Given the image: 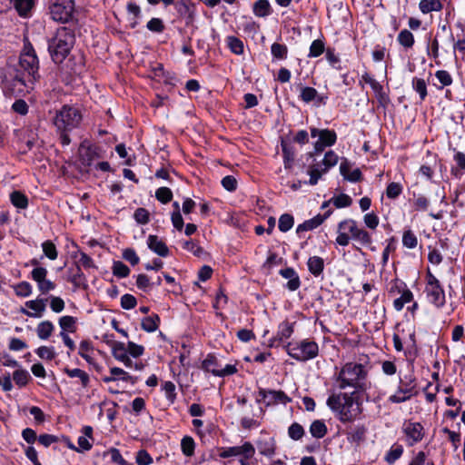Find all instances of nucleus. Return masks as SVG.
Instances as JSON below:
<instances>
[{"instance_id":"f257e3e1","label":"nucleus","mask_w":465,"mask_h":465,"mask_svg":"<svg viewBox=\"0 0 465 465\" xmlns=\"http://www.w3.org/2000/svg\"><path fill=\"white\" fill-rule=\"evenodd\" d=\"M39 61L35 51L29 42H25L20 54L19 63L15 74L4 81V87L14 94L28 92L34 88V84L39 78Z\"/></svg>"},{"instance_id":"f03ea898","label":"nucleus","mask_w":465,"mask_h":465,"mask_svg":"<svg viewBox=\"0 0 465 465\" xmlns=\"http://www.w3.org/2000/svg\"><path fill=\"white\" fill-rule=\"evenodd\" d=\"M358 392L352 391L331 393L326 401L330 410L334 412L342 423L356 420L361 413Z\"/></svg>"},{"instance_id":"7ed1b4c3","label":"nucleus","mask_w":465,"mask_h":465,"mask_svg":"<svg viewBox=\"0 0 465 465\" xmlns=\"http://www.w3.org/2000/svg\"><path fill=\"white\" fill-rule=\"evenodd\" d=\"M368 370L358 362H347L344 364L337 376L338 387L344 390L348 387L353 388L354 391H365L367 384Z\"/></svg>"},{"instance_id":"20e7f679","label":"nucleus","mask_w":465,"mask_h":465,"mask_svg":"<svg viewBox=\"0 0 465 465\" xmlns=\"http://www.w3.org/2000/svg\"><path fill=\"white\" fill-rule=\"evenodd\" d=\"M74 43V35L66 28L57 30L56 34L48 42V51L53 61L62 63L72 49Z\"/></svg>"},{"instance_id":"39448f33","label":"nucleus","mask_w":465,"mask_h":465,"mask_svg":"<svg viewBox=\"0 0 465 465\" xmlns=\"http://www.w3.org/2000/svg\"><path fill=\"white\" fill-rule=\"evenodd\" d=\"M82 121L80 111L71 105H64L55 112L53 123L59 132H70L79 126Z\"/></svg>"},{"instance_id":"423d86ee","label":"nucleus","mask_w":465,"mask_h":465,"mask_svg":"<svg viewBox=\"0 0 465 465\" xmlns=\"http://www.w3.org/2000/svg\"><path fill=\"white\" fill-rule=\"evenodd\" d=\"M286 351L292 358L305 361L318 355L319 347L315 341H302L300 343L289 342Z\"/></svg>"},{"instance_id":"0eeeda50","label":"nucleus","mask_w":465,"mask_h":465,"mask_svg":"<svg viewBox=\"0 0 465 465\" xmlns=\"http://www.w3.org/2000/svg\"><path fill=\"white\" fill-rule=\"evenodd\" d=\"M338 159V155L333 151H328L321 163L311 165L308 170L310 175L309 184H317L322 175L337 164Z\"/></svg>"},{"instance_id":"6e6552de","label":"nucleus","mask_w":465,"mask_h":465,"mask_svg":"<svg viewBox=\"0 0 465 465\" xmlns=\"http://www.w3.org/2000/svg\"><path fill=\"white\" fill-rule=\"evenodd\" d=\"M53 20L60 23H67L73 18L74 12V0H55L49 7Z\"/></svg>"},{"instance_id":"1a4fd4ad","label":"nucleus","mask_w":465,"mask_h":465,"mask_svg":"<svg viewBox=\"0 0 465 465\" xmlns=\"http://www.w3.org/2000/svg\"><path fill=\"white\" fill-rule=\"evenodd\" d=\"M426 278L425 292L427 298L436 307H442L445 304V292L439 280L430 271H428Z\"/></svg>"},{"instance_id":"9d476101","label":"nucleus","mask_w":465,"mask_h":465,"mask_svg":"<svg viewBox=\"0 0 465 465\" xmlns=\"http://www.w3.org/2000/svg\"><path fill=\"white\" fill-rule=\"evenodd\" d=\"M416 394V382L412 375H406L400 379V385L397 391L389 397L392 403H401L410 400Z\"/></svg>"},{"instance_id":"9b49d317","label":"nucleus","mask_w":465,"mask_h":465,"mask_svg":"<svg viewBox=\"0 0 465 465\" xmlns=\"http://www.w3.org/2000/svg\"><path fill=\"white\" fill-rule=\"evenodd\" d=\"M339 231H348L351 239L360 242L362 245H369L371 243V237L369 232L362 228L358 227L357 223L352 219L341 221L338 225Z\"/></svg>"},{"instance_id":"f8f14e48","label":"nucleus","mask_w":465,"mask_h":465,"mask_svg":"<svg viewBox=\"0 0 465 465\" xmlns=\"http://www.w3.org/2000/svg\"><path fill=\"white\" fill-rule=\"evenodd\" d=\"M202 368L205 371L213 373L214 376L225 377L232 375L237 371L234 365L227 364L224 368H221L217 358L212 354L207 355L202 363Z\"/></svg>"},{"instance_id":"ddd939ff","label":"nucleus","mask_w":465,"mask_h":465,"mask_svg":"<svg viewBox=\"0 0 465 465\" xmlns=\"http://www.w3.org/2000/svg\"><path fill=\"white\" fill-rule=\"evenodd\" d=\"M254 454V446L250 441H245L241 446L221 448L219 457L223 459H227L231 457L252 458Z\"/></svg>"},{"instance_id":"4468645a","label":"nucleus","mask_w":465,"mask_h":465,"mask_svg":"<svg viewBox=\"0 0 465 465\" xmlns=\"http://www.w3.org/2000/svg\"><path fill=\"white\" fill-rule=\"evenodd\" d=\"M47 273V270L44 267H35L31 272L32 279L37 283L38 290L43 294L48 293L56 287L54 282L46 279Z\"/></svg>"},{"instance_id":"2eb2a0df","label":"nucleus","mask_w":465,"mask_h":465,"mask_svg":"<svg viewBox=\"0 0 465 465\" xmlns=\"http://www.w3.org/2000/svg\"><path fill=\"white\" fill-rule=\"evenodd\" d=\"M402 430L410 446L420 441L424 437V428L420 422L408 421L403 424Z\"/></svg>"},{"instance_id":"dca6fc26","label":"nucleus","mask_w":465,"mask_h":465,"mask_svg":"<svg viewBox=\"0 0 465 465\" xmlns=\"http://www.w3.org/2000/svg\"><path fill=\"white\" fill-rule=\"evenodd\" d=\"M259 396L261 399H257V402L264 401L267 406L277 403L286 404L292 401V399L282 391H265L264 389H261L259 391Z\"/></svg>"},{"instance_id":"f3484780","label":"nucleus","mask_w":465,"mask_h":465,"mask_svg":"<svg viewBox=\"0 0 465 465\" xmlns=\"http://www.w3.org/2000/svg\"><path fill=\"white\" fill-rule=\"evenodd\" d=\"M79 158L84 166L90 167L94 161L101 158L100 149L97 146H84L81 144L79 148Z\"/></svg>"},{"instance_id":"a211bd4d","label":"nucleus","mask_w":465,"mask_h":465,"mask_svg":"<svg viewBox=\"0 0 465 465\" xmlns=\"http://www.w3.org/2000/svg\"><path fill=\"white\" fill-rule=\"evenodd\" d=\"M47 299L37 298L36 300L28 301L25 302V306L30 310L34 311L30 312L25 308L20 309V312L33 318H39L45 311V302Z\"/></svg>"},{"instance_id":"6ab92c4d","label":"nucleus","mask_w":465,"mask_h":465,"mask_svg":"<svg viewBox=\"0 0 465 465\" xmlns=\"http://www.w3.org/2000/svg\"><path fill=\"white\" fill-rule=\"evenodd\" d=\"M330 213L331 212L329 211L323 215L318 214L313 218L305 221L304 223L297 226L296 232L301 233L302 232H307L317 228L325 221V219L330 215Z\"/></svg>"},{"instance_id":"aec40b11","label":"nucleus","mask_w":465,"mask_h":465,"mask_svg":"<svg viewBox=\"0 0 465 465\" xmlns=\"http://www.w3.org/2000/svg\"><path fill=\"white\" fill-rule=\"evenodd\" d=\"M256 445L260 454L262 455L272 457L275 453V440L272 437L265 436L261 438L257 441Z\"/></svg>"},{"instance_id":"412c9836","label":"nucleus","mask_w":465,"mask_h":465,"mask_svg":"<svg viewBox=\"0 0 465 465\" xmlns=\"http://www.w3.org/2000/svg\"><path fill=\"white\" fill-rule=\"evenodd\" d=\"M36 0H13L14 7L21 17H30Z\"/></svg>"},{"instance_id":"4be33fe9","label":"nucleus","mask_w":465,"mask_h":465,"mask_svg":"<svg viewBox=\"0 0 465 465\" xmlns=\"http://www.w3.org/2000/svg\"><path fill=\"white\" fill-rule=\"evenodd\" d=\"M147 244L153 252L162 257H166L169 253L166 244L156 235H149Z\"/></svg>"},{"instance_id":"5701e85b","label":"nucleus","mask_w":465,"mask_h":465,"mask_svg":"<svg viewBox=\"0 0 465 465\" xmlns=\"http://www.w3.org/2000/svg\"><path fill=\"white\" fill-rule=\"evenodd\" d=\"M367 429L364 425H355L349 429L347 439L351 442L359 443L365 439Z\"/></svg>"},{"instance_id":"b1692460","label":"nucleus","mask_w":465,"mask_h":465,"mask_svg":"<svg viewBox=\"0 0 465 465\" xmlns=\"http://www.w3.org/2000/svg\"><path fill=\"white\" fill-rule=\"evenodd\" d=\"M64 372L66 373L70 378H77L79 379V381L83 388H86L89 385L90 382V377L89 374L78 368L75 369H69L65 367L64 369Z\"/></svg>"},{"instance_id":"393cba45","label":"nucleus","mask_w":465,"mask_h":465,"mask_svg":"<svg viewBox=\"0 0 465 465\" xmlns=\"http://www.w3.org/2000/svg\"><path fill=\"white\" fill-rule=\"evenodd\" d=\"M307 265L309 272L315 277L320 276L324 269L323 259L319 256L310 257Z\"/></svg>"},{"instance_id":"a878e982","label":"nucleus","mask_w":465,"mask_h":465,"mask_svg":"<svg viewBox=\"0 0 465 465\" xmlns=\"http://www.w3.org/2000/svg\"><path fill=\"white\" fill-rule=\"evenodd\" d=\"M177 12L182 16H187L191 21L194 16L193 5L188 0H180L175 4Z\"/></svg>"},{"instance_id":"bb28decb","label":"nucleus","mask_w":465,"mask_h":465,"mask_svg":"<svg viewBox=\"0 0 465 465\" xmlns=\"http://www.w3.org/2000/svg\"><path fill=\"white\" fill-rule=\"evenodd\" d=\"M361 81H363L365 84H370V86L371 87V89L373 90V92L376 94L380 100L385 98V94L383 92L382 85L368 73H365L361 75Z\"/></svg>"},{"instance_id":"cd10ccee","label":"nucleus","mask_w":465,"mask_h":465,"mask_svg":"<svg viewBox=\"0 0 465 465\" xmlns=\"http://www.w3.org/2000/svg\"><path fill=\"white\" fill-rule=\"evenodd\" d=\"M253 14L258 17H266L271 15L272 8L268 0H258L252 6Z\"/></svg>"},{"instance_id":"c85d7f7f","label":"nucleus","mask_w":465,"mask_h":465,"mask_svg":"<svg viewBox=\"0 0 465 465\" xmlns=\"http://www.w3.org/2000/svg\"><path fill=\"white\" fill-rule=\"evenodd\" d=\"M282 150L283 155V164L285 169H291L293 165V162L295 159V152L293 148L286 143L285 142H282Z\"/></svg>"},{"instance_id":"c756f323","label":"nucleus","mask_w":465,"mask_h":465,"mask_svg":"<svg viewBox=\"0 0 465 465\" xmlns=\"http://www.w3.org/2000/svg\"><path fill=\"white\" fill-rule=\"evenodd\" d=\"M399 292H401V290H399ZM412 299H413L412 292L404 286L403 290L401 291V296L394 300L393 307L396 311L400 312L402 310L404 305L406 303L411 302Z\"/></svg>"},{"instance_id":"7c9ffc66","label":"nucleus","mask_w":465,"mask_h":465,"mask_svg":"<svg viewBox=\"0 0 465 465\" xmlns=\"http://www.w3.org/2000/svg\"><path fill=\"white\" fill-rule=\"evenodd\" d=\"M112 354L115 360L124 362L129 357L125 343L114 341L112 346Z\"/></svg>"},{"instance_id":"2f4dec72","label":"nucleus","mask_w":465,"mask_h":465,"mask_svg":"<svg viewBox=\"0 0 465 465\" xmlns=\"http://www.w3.org/2000/svg\"><path fill=\"white\" fill-rule=\"evenodd\" d=\"M159 323V316L157 314H152L142 320L141 326L143 331L147 332H153L158 329Z\"/></svg>"},{"instance_id":"473e14b6","label":"nucleus","mask_w":465,"mask_h":465,"mask_svg":"<svg viewBox=\"0 0 465 465\" xmlns=\"http://www.w3.org/2000/svg\"><path fill=\"white\" fill-rule=\"evenodd\" d=\"M54 330V324L50 321H44L38 323L36 333L39 339L47 340Z\"/></svg>"},{"instance_id":"72a5a7b5","label":"nucleus","mask_w":465,"mask_h":465,"mask_svg":"<svg viewBox=\"0 0 465 465\" xmlns=\"http://www.w3.org/2000/svg\"><path fill=\"white\" fill-rule=\"evenodd\" d=\"M310 433L312 437L322 439L327 434V427L323 420H316L310 426Z\"/></svg>"},{"instance_id":"f704fd0d","label":"nucleus","mask_w":465,"mask_h":465,"mask_svg":"<svg viewBox=\"0 0 465 465\" xmlns=\"http://www.w3.org/2000/svg\"><path fill=\"white\" fill-rule=\"evenodd\" d=\"M10 201L14 206L19 209H25L28 206L27 196L20 191L11 193Z\"/></svg>"},{"instance_id":"c9c22d12","label":"nucleus","mask_w":465,"mask_h":465,"mask_svg":"<svg viewBox=\"0 0 465 465\" xmlns=\"http://www.w3.org/2000/svg\"><path fill=\"white\" fill-rule=\"evenodd\" d=\"M293 333V327L291 323L288 322H283L279 325V329L277 331V334L274 338L275 341H282L284 340H287L292 336Z\"/></svg>"},{"instance_id":"e433bc0d","label":"nucleus","mask_w":465,"mask_h":465,"mask_svg":"<svg viewBox=\"0 0 465 465\" xmlns=\"http://www.w3.org/2000/svg\"><path fill=\"white\" fill-rule=\"evenodd\" d=\"M419 7L423 14H428L432 11L441 10L442 4L440 0H420Z\"/></svg>"},{"instance_id":"4c0bfd02","label":"nucleus","mask_w":465,"mask_h":465,"mask_svg":"<svg viewBox=\"0 0 465 465\" xmlns=\"http://www.w3.org/2000/svg\"><path fill=\"white\" fill-rule=\"evenodd\" d=\"M321 143L326 146H331L336 143L337 134L333 130L322 129L321 135L318 139Z\"/></svg>"},{"instance_id":"58836bf2","label":"nucleus","mask_w":465,"mask_h":465,"mask_svg":"<svg viewBox=\"0 0 465 465\" xmlns=\"http://www.w3.org/2000/svg\"><path fill=\"white\" fill-rule=\"evenodd\" d=\"M110 373L118 378V381L121 380L123 381L130 382L131 384H135L137 381V377H134L129 375L128 372L124 371L118 367H113L110 369Z\"/></svg>"},{"instance_id":"ea45409f","label":"nucleus","mask_w":465,"mask_h":465,"mask_svg":"<svg viewBox=\"0 0 465 465\" xmlns=\"http://www.w3.org/2000/svg\"><path fill=\"white\" fill-rule=\"evenodd\" d=\"M229 49L235 54H243V43L238 37L230 35L226 38Z\"/></svg>"},{"instance_id":"a19ab883","label":"nucleus","mask_w":465,"mask_h":465,"mask_svg":"<svg viewBox=\"0 0 465 465\" xmlns=\"http://www.w3.org/2000/svg\"><path fill=\"white\" fill-rule=\"evenodd\" d=\"M181 449L187 457H192L194 453L195 442L190 436H184L181 440Z\"/></svg>"},{"instance_id":"79ce46f5","label":"nucleus","mask_w":465,"mask_h":465,"mask_svg":"<svg viewBox=\"0 0 465 465\" xmlns=\"http://www.w3.org/2000/svg\"><path fill=\"white\" fill-rule=\"evenodd\" d=\"M398 42L406 48H411L414 45V36L411 32L403 29L398 35Z\"/></svg>"},{"instance_id":"37998d69","label":"nucleus","mask_w":465,"mask_h":465,"mask_svg":"<svg viewBox=\"0 0 465 465\" xmlns=\"http://www.w3.org/2000/svg\"><path fill=\"white\" fill-rule=\"evenodd\" d=\"M30 378V374L26 370H16L13 373V380L19 387L25 386Z\"/></svg>"},{"instance_id":"c03bdc74","label":"nucleus","mask_w":465,"mask_h":465,"mask_svg":"<svg viewBox=\"0 0 465 465\" xmlns=\"http://www.w3.org/2000/svg\"><path fill=\"white\" fill-rule=\"evenodd\" d=\"M271 52L275 59H285L288 54V48L285 45L273 43L271 46Z\"/></svg>"},{"instance_id":"a18cd8bd","label":"nucleus","mask_w":465,"mask_h":465,"mask_svg":"<svg viewBox=\"0 0 465 465\" xmlns=\"http://www.w3.org/2000/svg\"><path fill=\"white\" fill-rule=\"evenodd\" d=\"M78 256L79 260L77 261L76 264H79L80 267L83 266L85 269L95 268L93 259L85 252L79 251L73 255L74 258H77Z\"/></svg>"},{"instance_id":"49530a36","label":"nucleus","mask_w":465,"mask_h":465,"mask_svg":"<svg viewBox=\"0 0 465 465\" xmlns=\"http://www.w3.org/2000/svg\"><path fill=\"white\" fill-rule=\"evenodd\" d=\"M413 206L416 211H427L429 207V200L421 193H413Z\"/></svg>"},{"instance_id":"de8ad7c7","label":"nucleus","mask_w":465,"mask_h":465,"mask_svg":"<svg viewBox=\"0 0 465 465\" xmlns=\"http://www.w3.org/2000/svg\"><path fill=\"white\" fill-rule=\"evenodd\" d=\"M93 351L92 343L88 341H82L79 344V355L84 358L88 363L93 362V358L89 354Z\"/></svg>"},{"instance_id":"09e8293b","label":"nucleus","mask_w":465,"mask_h":465,"mask_svg":"<svg viewBox=\"0 0 465 465\" xmlns=\"http://www.w3.org/2000/svg\"><path fill=\"white\" fill-rule=\"evenodd\" d=\"M300 97L303 102L310 103L316 100V98L318 97V92L313 87H302Z\"/></svg>"},{"instance_id":"8fccbe9b","label":"nucleus","mask_w":465,"mask_h":465,"mask_svg":"<svg viewBox=\"0 0 465 465\" xmlns=\"http://www.w3.org/2000/svg\"><path fill=\"white\" fill-rule=\"evenodd\" d=\"M294 219L292 215L289 213H284L281 215L279 219V230L282 232H286L291 230L293 226Z\"/></svg>"},{"instance_id":"3c124183","label":"nucleus","mask_w":465,"mask_h":465,"mask_svg":"<svg viewBox=\"0 0 465 465\" xmlns=\"http://www.w3.org/2000/svg\"><path fill=\"white\" fill-rule=\"evenodd\" d=\"M156 199L165 204L172 201L173 193L168 187H160L155 192Z\"/></svg>"},{"instance_id":"603ef678","label":"nucleus","mask_w":465,"mask_h":465,"mask_svg":"<svg viewBox=\"0 0 465 465\" xmlns=\"http://www.w3.org/2000/svg\"><path fill=\"white\" fill-rule=\"evenodd\" d=\"M113 273L114 276L124 278L130 274V269L123 262L116 261L113 264Z\"/></svg>"},{"instance_id":"864d4df0","label":"nucleus","mask_w":465,"mask_h":465,"mask_svg":"<svg viewBox=\"0 0 465 465\" xmlns=\"http://www.w3.org/2000/svg\"><path fill=\"white\" fill-rule=\"evenodd\" d=\"M42 248L45 255L50 260H55L58 256V252L54 243L51 241H45L42 243Z\"/></svg>"},{"instance_id":"5fc2aeb1","label":"nucleus","mask_w":465,"mask_h":465,"mask_svg":"<svg viewBox=\"0 0 465 465\" xmlns=\"http://www.w3.org/2000/svg\"><path fill=\"white\" fill-rule=\"evenodd\" d=\"M127 12L134 15L131 27L134 28L138 25V18L141 16V8L134 2H129L126 5Z\"/></svg>"},{"instance_id":"6e6d98bb","label":"nucleus","mask_w":465,"mask_h":465,"mask_svg":"<svg viewBox=\"0 0 465 465\" xmlns=\"http://www.w3.org/2000/svg\"><path fill=\"white\" fill-rule=\"evenodd\" d=\"M35 353L37 356L43 360L52 361L55 358L56 353L54 351V349L53 347H47V346H40L36 351Z\"/></svg>"},{"instance_id":"4d7b16f0","label":"nucleus","mask_w":465,"mask_h":465,"mask_svg":"<svg viewBox=\"0 0 465 465\" xmlns=\"http://www.w3.org/2000/svg\"><path fill=\"white\" fill-rule=\"evenodd\" d=\"M412 87L420 94V99L424 100L427 96V85L425 81L415 77L412 80Z\"/></svg>"},{"instance_id":"13d9d810","label":"nucleus","mask_w":465,"mask_h":465,"mask_svg":"<svg viewBox=\"0 0 465 465\" xmlns=\"http://www.w3.org/2000/svg\"><path fill=\"white\" fill-rule=\"evenodd\" d=\"M288 435L291 439L298 440L304 435V430L301 424L294 422L289 427Z\"/></svg>"},{"instance_id":"bf43d9fd","label":"nucleus","mask_w":465,"mask_h":465,"mask_svg":"<svg viewBox=\"0 0 465 465\" xmlns=\"http://www.w3.org/2000/svg\"><path fill=\"white\" fill-rule=\"evenodd\" d=\"M324 44L322 40L316 39L314 40L311 46L309 51V57H318L324 52Z\"/></svg>"},{"instance_id":"052dcab7","label":"nucleus","mask_w":465,"mask_h":465,"mask_svg":"<svg viewBox=\"0 0 465 465\" xmlns=\"http://www.w3.org/2000/svg\"><path fill=\"white\" fill-rule=\"evenodd\" d=\"M417 237L411 230L404 232L402 236V244L405 247L409 249H413L417 246Z\"/></svg>"},{"instance_id":"680f3d73","label":"nucleus","mask_w":465,"mask_h":465,"mask_svg":"<svg viewBox=\"0 0 465 465\" xmlns=\"http://www.w3.org/2000/svg\"><path fill=\"white\" fill-rule=\"evenodd\" d=\"M15 292L17 296L28 297L32 293V286L27 282H21L15 286Z\"/></svg>"},{"instance_id":"e2e57ef3","label":"nucleus","mask_w":465,"mask_h":465,"mask_svg":"<svg viewBox=\"0 0 465 465\" xmlns=\"http://www.w3.org/2000/svg\"><path fill=\"white\" fill-rule=\"evenodd\" d=\"M74 324H75V318H74L73 316L66 315V316H63L59 319V325L64 331H74Z\"/></svg>"},{"instance_id":"0e129e2a","label":"nucleus","mask_w":465,"mask_h":465,"mask_svg":"<svg viewBox=\"0 0 465 465\" xmlns=\"http://www.w3.org/2000/svg\"><path fill=\"white\" fill-rule=\"evenodd\" d=\"M402 192V186L399 183H391L386 189V195L390 199L397 198Z\"/></svg>"},{"instance_id":"69168bd1","label":"nucleus","mask_w":465,"mask_h":465,"mask_svg":"<svg viewBox=\"0 0 465 465\" xmlns=\"http://www.w3.org/2000/svg\"><path fill=\"white\" fill-rule=\"evenodd\" d=\"M134 220L140 224H146L150 221L149 212L144 208H137L134 213Z\"/></svg>"},{"instance_id":"338daca9","label":"nucleus","mask_w":465,"mask_h":465,"mask_svg":"<svg viewBox=\"0 0 465 465\" xmlns=\"http://www.w3.org/2000/svg\"><path fill=\"white\" fill-rule=\"evenodd\" d=\"M331 201L337 208L348 207L351 204V197L344 193L332 197Z\"/></svg>"},{"instance_id":"774afa93","label":"nucleus","mask_w":465,"mask_h":465,"mask_svg":"<svg viewBox=\"0 0 465 465\" xmlns=\"http://www.w3.org/2000/svg\"><path fill=\"white\" fill-rule=\"evenodd\" d=\"M138 465H150L153 463V458L145 450H140L135 457Z\"/></svg>"}]
</instances>
